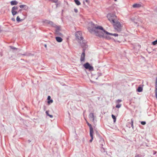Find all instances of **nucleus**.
<instances>
[{
  "instance_id": "1",
  "label": "nucleus",
  "mask_w": 157,
  "mask_h": 157,
  "mask_svg": "<svg viewBox=\"0 0 157 157\" xmlns=\"http://www.w3.org/2000/svg\"><path fill=\"white\" fill-rule=\"evenodd\" d=\"M88 29L90 33L94 34L96 36L107 38L108 32L104 30L101 26L95 24L92 22L88 25Z\"/></svg>"
},
{
  "instance_id": "2",
  "label": "nucleus",
  "mask_w": 157,
  "mask_h": 157,
  "mask_svg": "<svg viewBox=\"0 0 157 157\" xmlns=\"http://www.w3.org/2000/svg\"><path fill=\"white\" fill-rule=\"evenodd\" d=\"M88 29L90 33L94 34L96 36L107 38L108 32L104 30L101 26L95 24L92 22L88 25Z\"/></svg>"
},
{
  "instance_id": "3",
  "label": "nucleus",
  "mask_w": 157,
  "mask_h": 157,
  "mask_svg": "<svg viewBox=\"0 0 157 157\" xmlns=\"http://www.w3.org/2000/svg\"><path fill=\"white\" fill-rule=\"evenodd\" d=\"M110 22L113 25L114 28L117 31L120 32L121 30L122 26L117 20H110Z\"/></svg>"
},
{
  "instance_id": "4",
  "label": "nucleus",
  "mask_w": 157,
  "mask_h": 157,
  "mask_svg": "<svg viewBox=\"0 0 157 157\" xmlns=\"http://www.w3.org/2000/svg\"><path fill=\"white\" fill-rule=\"evenodd\" d=\"M75 36L76 38L80 41L83 42V37L82 36V33L80 31H78L75 33Z\"/></svg>"
},
{
  "instance_id": "5",
  "label": "nucleus",
  "mask_w": 157,
  "mask_h": 157,
  "mask_svg": "<svg viewBox=\"0 0 157 157\" xmlns=\"http://www.w3.org/2000/svg\"><path fill=\"white\" fill-rule=\"evenodd\" d=\"M84 67L86 69H89V71H93L94 70L93 67L91 66L88 63H86L83 65Z\"/></svg>"
},
{
  "instance_id": "6",
  "label": "nucleus",
  "mask_w": 157,
  "mask_h": 157,
  "mask_svg": "<svg viewBox=\"0 0 157 157\" xmlns=\"http://www.w3.org/2000/svg\"><path fill=\"white\" fill-rule=\"evenodd\" d=\"M107 17L108 20H115L117 19V17L115 14L112 13H108Z\"/></svg>"
},
{
  "instance_id": "7",
  "label": "nucleus",
  "mask_w": 157,
  "mask_h": 157,
  "mask_svg": "<svg viewBox=\"0 0 157 157\" xmlns=\"http://www.w3.org/2000/svg\"><path fill=\"white\" fill-rule=\"evenodd\" d=\"M44 22L45 23H48V24L49 25L56 27V28H57V27L58 28H59L58 26H57L56 25L54 24L52 21H50L49 20H45V21H44Z\"/></svg>"
},
{
  "instance_id": "8",
  "label": "nucleus",
  "mask_w": 157,
  "mask_h": 157,
  "mask_svg": "<svg viewBox=\"0 0 157 157\" xmlns=\"http://www.w3.org/2000/svg\"><path fill=\"white\" fill-rule=\"evenodd\" d=\"M18 9L17 6H14L13 7L11 10V12L13 15H15L17 13V10Z\"/></svg>"
},
{
  "instance_id": "9",
  "label": "nucleus",
  "mask_w": 157,
  "mask_h": 157,
  "mask_svg": "<svg viewBox=\"0 0 157 157\" xmlns=\"http://www.w3.org/2000/svg\"><path fill=\"white\" fill-rule=\"evenodd\" d=\"M89 117L90 120L94 122L95 119V117L93 113H90L89 115Z\"/></svg>"
},
{
  "instance_id": "10",
  "label": "nucleus",
  "mask_w": 157,
  "mask_h": 157,
  "mask_svg": "<svg viewBox=\"0 0 157 157\" xmlns=\"http://www.w3.org/2000/svg\"><path fill=\"white\" fill-rule=\"evenodd\" d=\"M85 59V51H84L81 55L80 58V61L81 62H84Z\"/></svg>"
},
{
  "instance_id": "11",
  "label": "nucleus",
  "mask_w": 157,
  "mask_h": 157,
  "mask_svg": "<svg viewBox=\"0 0 157 157\" xmlns=\"http://www.w3.org/2000/svg\"><path fill=\"white\" fill-rule=\"evenodd\" d=\"M85 120L86 121V123L87 125H88V126L90 128V132H92L93 131V128L91 125L89 123H88V122L86 120V119H85Z\"/></svg>"
},
{
  "instance_id": "12",
  "label": "nucleus",
  "mask_w": 157,
  "mask_h": 157,
  "mask_svg": "<svg viewBox=\"0 0 157 157\" xmlns=\"http://www.w3.org/2000/svg\"><path fill=\"white\" fill-rule=\"evenodd\" d=\"M93 133L94 131L90 132V136L91 137V139L90 140V142H91L93 139Z\"/></svg>"
},
{
  "instance_id": "13",
  "label": "nucleus",
  "mask_w": 157,
  "mask_h": 157,
  "mask_svg": "<svg viewBox=\"0 0 157 157\" xmlns=\"http://www.w3.org/2000/svg\"><path fill=\"white\" fill-rule=\"evenodd\" d=\"M141 5L139 4H133L132 6L133 8H139L141 7Z\"/></svg>"
},
{
  "instance_id": "14",
  "label": "nucleus",
  "mask_w": 157,
  "mask_h": 157,
  "mask_svg": "<svg viewBox=\"0 0 157 157\" xmlns=\"http://www.w3.org/2000/svg\"><path fill=\"white\" fill-rule=\"evenodd\" d=\"M17 3L18 2L16 0L12 1L10 2V4L11 5H16Z\"/></svg>"
},
{
  "instance_id": "15",
  "label": "nucleus",
  "mask_w": 157,
  "mask_h": 157,
  "mask_svg": "<svg viewBox=\"0 0 157 157\" xmlns=\"http://www.w3.org/2000/svg\"><path fill=\"white\" fill-rule=\"evenodd\" d=\"M56 39L57 41L59 42H60L62 41V39L60 37H56Z\"/></svg>"
},
{
  "instance_id": "16",
  "label": "nucleus",
  "mask_w": 157,
  "mask_h": 157,
  "mask_svg": "<svg viewBox=\"0 0 157 157\" xmlns=\"http://www.w3.org/2000/svg\"><path fill=\"white\" fill-rule=\"evenodd\" d=\"M75 3L77 5L79 6L81 5V3L78 0H74Z\"/></svg>"
},
{
  "instance_id": "17",
  "label": "nucleus",
  "mask_w": 157,
  "mask_h": 157,
  "mask_svg": "<svg viewBox=\"0 0 157 157\" xmlns=\"http://www.w3.org/2000/svg\"><path fill=\"white\" fill-rule=\"evenodd\" d=\"M142 90H143V88L142 87H138L137 90V91L139 92H141L142 91Z\"/></svg>"
},
{
  "instance_id": "18",
  "label": "nucleus",
  "mask_w": 157,
  "mask_h": 157,
  "mask_svg": "<svg viewBox=\"0 0 157 157\" xmlns=\"http://www.w3.org/2000/svg\"><path fill=\"white\" fill-rule=\"evenodd\" d=\"M112 35V36H118V34H116V33L113 34V33H107V35Z\"/></svg>"
},
{
  "instance_id": "19",
  "label": "nucleus",
  "mask_w": 157,
  "mask_h": 157,
  "mask_svg": "<svg viewBox=\"0 0 157 157\" xmlns=\"http://www.w3.org/2000/svg\"><path fill=\"white\" fill-rule=\"evenodd\" d=\"M112 117L113 119V121L114 122H115L116 121V118L115 116H114L112 114Z\"/></svg>"
},
{
  "instance_id": "20",
  "label": "nucleus",
  "mask_w": 157,
  "mask_h": 157,
  "mask_svg": "<svg viewBox=\"0 0 157 157\" xmlns=\"http://www.w3.org/2000/svg\"><path fill=\"white\" fill-rule=\"evenodd\" d=\"M153 45H155L157 44V40L155 41L152 42Z\"/></svg>"
},
{
  "instance_id": "21",
  "label": "nucleus",
  "mask_w": 157,
  "mask_h": 157,
  "mask_svg": "<svg viewBox=\"0 0 157 157\" xmlns=\"http://www.w3.org/2000/svg\"><path fill=\"white\" fill-rule=\"evenodd\" d=\"M19 6L21 8H23L26 7V6L25 5H21Z\"/></svg>"
},
{
  "instance_id": "22",
  "label": "nucleus",
  "mask_w": 157,
  "mask_h": 157,
  "mask_svg": "<svg viewBox=\"0 0 157 157\" xmlns=\"http://www.w3.org/2000/svg\"><path fill=\"white\" fill-rule=\"evenodd\" d=\"M53 102L52 100H50L48 101V104H50V103H52Z\"/></svg>"
},
{
  "instance_id": "23",
  "label": "nucleus",
  "mask_w": 157,
  "mask_h": 157,
  "mask_svg": "<svg viewBox=\"0 0 157 157\" xmlns=\"http://www.w3.org/2000/svg\"><path fill=\"white\" fill-rule=\"evenodd\" d=\"M121 105L118 104L116 105V107L117 108H119L121 107Z\"/></svg>"
},
{
  "instance_id": "24",
  "label": "nucleus",
  "mask_w": 157,
  "mask_h": 157,
  "mask_svg": "<svg viewBox=\"0 0 157 157\" xmlns=\"http://www.w3.org/2000/svg\"><path fill=\"white\" fill-rule=\"evenodd\" d=\"M133 121L132 120H131V126L132 127V128L133 127Z\"/></svg>"
},
{
  "instance_id": "25",
  "label": "nucleus",
  "mask_w": 157,
  "mask_h": 157,
  "mask_svg": "<svg viewBox=\"0 0 157 157\" xmlns=\"http://www.w3.org/2000/svg\"><path fill=\"white\" fill-rule=\"evenodd\" d=\"M141 123L142 125H145L146 124V122L145 121H142Z\"/></svg>"
},
{
  "instance_id": "26",
  "label": "nucleus",
  "mask_w": 157,
  "mask_h": 157,
  "mask_svg": "<svg viewBox=\"0 0 157 157\" xmlns=\"http://www.w3.org/2000/svg\"><path fill=\"white\" fill-rule=\"evenodd\" d=\"M74 11L76 13H77L78 12V10L77 9H76V8L74 9Z\"/></svg>"
},
{
  "instance_id": "27",
  "label": "nucleus",
  "mask_w": 157,
  "mask_h": 157,
  "mask_svg": "<svg viewBox=\"0 0 157 157\" xmlns=\"http://www.w3.org/2000/svg\"><path fill=\"white\" fill-rule=\"evenodd\" d=\"M117 102L119 103V102H120L121 101V100H120V99H118L117 100Z\"/></svg>"
},
{
  "instance_id": "28",
  "label": "nucleus",
  "mask_w": 157,
  "mask_h": 157,
  "mask_svg": "<svg viewBox=\"0 0 157 157\" xmlns=\"http://www.w3.org/2000/svg\"><path fill=\"white\" fill-rule=\"evenodd\" d=\"M48 100L49 101V100H51V97L49 96H48Z\"/></svg>"
},
{
  "instance_id": "29",
  "label": "nucleus",
  "mask_w": 157,
  "mask_h": 157,
  "mask_svg": "<svg viewBox=\"0 0 157 157\" xmlns=\"http://www.w3.org/2000/svg\"><path fill=\"white\" fill-rule=\"evenodd\" d=\"M16 20H20V18L19 16H17V17Z\"/></svg>"
},
{
  "instance_id": "30",
  "label": "nucleus",
  "mask_w": 157,
  "mask_h": 157,
  "mask_svg": "<svg viewBox=\"0 0 157 157\" xmlns=\"http://www.w3.org/2000/svg\"><path fill=\"white\" fill-rule=\"evenodd\" d=\"M48 116H49L51 118L53 117V116L52 115H50V114H48Z\"/></svg>"
},
{
  "instance_id": "31",
  "label": "nucleus",
  "mask_w": 157,
  "mask_h": 157,
  "mask_svg": "<svg viewBox=\"0 0 157 157\" xmlns=\"http://www.w3.org/2000/svg\"><path fill=\"white\" fill-rule=\"evenodd\" d=\"M135 157H141V156L138 155H136Z\"/></svg>"
},
{
  "instance_id": "32",
  "label": "nucleus",
  "mask_w": 157,
  "mask_h": 157,
  "mask_svg": "<svg viewBox=\"0 0 157 157\" xmlns=\"http://www.w3.org/2000/svg\"><path fill=\"white\" fill-rule=\"evenodd\" d=\"M59 29H57L56 30V33L58 32H59Z\"/></svg>"
},
{
  "instance_id": "33",
  "label": "nucleus",
  "mask_w": 157,
  "mask_h": 157,
  "mask_svg": "<svg viewBox=\"0 0 157 157\" xmlns=\"http://www.w3.org/2000/svg\"><path fill=\"white\" fill-rule=\"evenodd\" d=\"M48 111H46V114H47L48 116V114H48Z\"/></svg>"
},
{
  "instance_id": "34",
  "label": "nucleus",
  "mask_w": 157,
  "mask_h": 157,
  "mask_svg": "<svg viewBox=\"0 0 157 157\" xmlns=\"http://www.w3.org/2000/svg\"><path fill=\"white\" fill-rule=\"evenodd\" d=\"M86 2L87 3H89V0H85Z\"/></svg>"
},
{
  "instance_id": "35",
  "label": "nucleus",
  "mask_w": 157,
  "mask_h": 157,
  "mask_svg": "<svg viewBox=\"0 0 157 157\" xmlns=\"http://www.w3.org/2000/svg\"><path fill=\"white\" fill-rule=\"evenodd\" d=\"M58 34H59V35H60V36H61V35H62V34H61V33H59Z\"/></svg>"
},
{
  "instance_id": "36",
  "label": "nucleus",
  "mask_w": 157,
  "mask_h": 157,
  "mask_svg": "<svg viewBox=\"0 0 157 157\" xmlns=\"http://www.w3.org/2000/svg\"><path fill=\"white\" fill-rule=\"evenodd\" d=\"M17 21L18 22H19L20 21H21V20H17Z\"/></svg>"
},
{
  "instance_id": "37",
  "label": "nucleus",
  "mask_w": 157,
  "mask_h": 157,
  "mask_svg": "<svg viewBox=\"0 0 157 157\" xmlns=\"http://www.w3.org/2000/svg\"><path fill=\"white\" fill-rule=\"evenodd\" d=\"M45 47H46V45H45Z\"/></svg>"
},
{
  "instance_id": "38",
  "label": "nucleus",
  "mask_w": 157,
  "mask_h": 157,
  "mask_svg": "<svg viewBox=\"0 0 157 157\" xmlns=\"http://www.w3.org/2000/svg\"><path fill=\"white\" fill-rule=\"evenodd\" d=\"M117 0H114V1L116 2L117 1Z\"/></svg>"
}]
</instances>
